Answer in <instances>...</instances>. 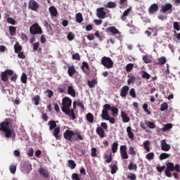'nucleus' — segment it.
<instances>
[{
  "mask_svg": "<svg viewBox=\"0 0 180 180\" xmlns=\"http://www.w3.org/2000/svg\"><path fill=\"white\" fill-rule=\"evenodd\" d=\"M72 105V100L70 97H65L62 100V107L61 110L69 116L70 119L72 120H75L77 117L75 116V112H74V109H71Z\"/></svg>",
  "mask_w": 180,
  "mask_h": 180,
  "instance_id": "obj_1",
  "label": "nucleus"
},
{
  "mask_svg": "<svg viewBox=\"0 0 180 180\" xmlns=\"http://www.w3.org/2000/svg\"><path fill=\"white\" fill-rule=\"evenodd\" d=\"M63 137L65 140H68V141H70L71 143L84 140V137L81 135V133L74 131L71 129H66L63 133Z\"/></svg>",
  "mask_w": 180,
  "mask_h": 180,
  "instance_id": "obj_2",
  "label": "nucleus"
},
{
  "mask_svg": "<svg viewBox=\"0 0 180 180\" xmlns=\"http://www.w3.org/2000/svg\"><path fill=\"white\" fill-rule=\"evenodd\" d=\"M0 131L5 133V137L7 139L12 136V120L11 118H7L0 123Z\"/></svg>",
  "mask_w": 180,
  "mask_h": 180,
  "instance_id": "obj_3",
  "label": "nucleus"
},
{
  "mask_svg": "<svg viewBox=\"0 0 180 180\" xmlns=\"http://www.w3.org/2000/svg\"><path fill=\"white\" fill-rule=\"evenodd\" d=\"M175 171L176 172H180V166L179 165H174V163L172 162H168L167 164V167L165 171V174L166 176L168 178H171L172 176V174L171 172H174Z\"/></svg>",
  "mask_w": 180,
  "mask_h": 180,
  "instance_id": "obj_4",
  "label": "nucleus"
},
{
  "mask_svg": "<svg viewBox=\"0 0 180 180\" xmlns=\"http://www.w3.org/2000/svg\"><path fill=\"white\" fill-rule=\"evenodd\" d=\"M101 64L103 65V67H105V68H108L110 70V68H113V60L109 57L103 56L101 58Z\"/></svg>",
  "mask_w": 180,
  "mask_h": 180,
  "instance_id": "obj_5",
  "label": "nucleus"
},
{
  "mask_svg": "<svg viewBox=\"0 0 180 180\" xmlns=\"http://www.w3.org/2000/svg\"><path fill=\"white\" fill-rule=\"evenodd\" d=\"M30 32L31 34H41L43 33V30L39 24L34 23L30 27Z\"/></svg>",
  "mask_w": 180,
  "mask_h": 180,
  "instance_id": "obj_6",
  "label": "nucleus"
},
{
  "mask_svg": "<svg viewBox=\"0 0 180 180\" xmlns=\"http://www.w3.org/2000/svg\"><path fill=\"white\" fill-rule=\"evenodd\" d=\"M108 110H110V105L109 104H105L103 105V109L102 110V114H101V117L104 120H109V117L110 115H109V112Z\"/></svg>",
  "mask_w": 180,
  "mask_h": 180,
  "instance_id": "obj_7",
  "label": "nucleus"
},
{
  "mask_svg": "<svg viewBox=\"0 0 180 180\" xmlns=\"http://www.w3.org/2000/svg\"><path fill=\"white\" fill-rule=\"evenodd\" d=\"M105 32H107V33H111L112 36H117L118 38L122 35V32L115 26L106 28Z\"/></svg>",
  "mask_w": 180,
  "mask_h": 180,
  "instance_id": "obj_8",
  "label": "nucleus"
},
{
  "mask_svg": "<svg viewBox=\"0 0 180 180\" xmlns=\"http://www.w3.org/2000/svg\"><path fill=\"white\" fill-rule=\"evenodd\" d=\"M8 75H13V70L7 69L4 72H1V81H3L4 82H8V80L9 79Z\"/></svg>",
  "mask_w": 180,
  "mask_h": 180,
  "instance_id": "obj_9",
  "label": "nucleus"
},
{
  "mask_svg": "<svg viewBox=\"0 0 180 180\" xmlns=\"http://www.w3.org/2000/svg\"><path fill=\"white\" fill-rule=\"evenodd\" d=\"M160 12L162 13H165L167 12H168V13H172V4L168 3L165 5H162Z\"/></svg>",
  "mask_w": 180,
  "mask_h": 180,
  "instance_id": "obj_10",
  "label": "nucleus"
},
{
  "mask_svg": "<svg viewBox=\"0 0 180 180\" xmlns=\"http://www.w3.org/2000/svg\"><path fill=\"white\" fill-rule=\"evenodd\" d=\"M120 153L122 160H127L129 155L127 154V147L126 146H121L120 148Z\"/></svg>",
  "mask_w": 180,
  "mask_h": 180,
  "instance_id": "obj_11",
  "label": "nucleus"
},
{
  "mask_svg": "<svg viewBox=\"0 0 180 180\" xmlns=\"http://www.w3.org/2000/svg\"><path fill=\"white\" fill-rule=\"evenodd\" d=\"M28 8L31 9V11H37V9L40 8V6L39 5V3H37L34 0H30L28 4Z\"/></svg>",
  "mask_w": 180,
  "mask_h": 180,
  "instance_id": "obj_12",
  "label": "nucleus"
},
{
  "mask_svg": "<svg viewBox=\"0 0 180 180\" xmlns=\"http://www.w3.org/2000/svg\"><path fill=\"white\" fill-rule=\"evenodd\" d=\"M38 172L39 175H41L42 178H45V179H47V178L50 177V173L49 172V170L44 167H40L38 170Z\"/></svg>",
  "mask_w": 180,
  "mask_h": 180,
  "instance_id": "obj_13",
  "label": "nucleus"
},
{
  "mask_svg": "<svg viewBox=\"0 0 180 180\" xmlns=\"http://www.w3.org/2000/svg\"><path fill=\"white\" fill-rule=\"evenodd\" d=\"M96 15L99 19H105L106 18V11H105V8L101 7L96 9Z\"/></svg>",
  "mask_w": 180,
  "mask_h": 180,
  "instance_id": "obj_14",
  "label": "nucleus"
},
{
  "mask_svg": "<svg viewBox=\"0 0 180 180\" xmlns=\"http://www.w3.org/2000/svg\"><path fill=\"white\" fill-rule=\"evenodd\" d=\"M130 88H129V86H124L122 87L121 90H120V96L122 98H126L127 96V95H129V91Z\"/></svg>",
  "mask_w": 180,
  "mask_h": 180,
  "instance_id": "obj_15",
  "label": "nucleus"
},
{
  "mask_svg": "<svg viewBox=\"0 0 180 180\" xmlns=\"http://www.w3.org/2000/svg\"><path fill=\"white\" fill-rule=\"evenodd\" d=\"M82 70L84 72V74H86V75H89V74H91V68H89V65L86 62L82 63Z\"/></svg>",
  "mask_w": 180,
  "mask_h": 180,
  "instance_id": "obj_16",
  "label": "nucleus"
},
{
  "mask_svg": "<svg viewBox=\"0 0 180 180\" xmlns=\"http://www.w3.org/2000/svg\"><path fill=\"white\" fill-rule=\"evenodd\" d=\"M67 67L68 68V74L69 77H74V75L77 73V70L75 69V66L70 65V64H68Z\"/></svg>",
  "mask_w": 180,
  "mask_h": 180,
  "instance_id": "obj_17",
  "label": "nucleus"
},
{
  "mask_svg": "<svg viewBox=\"0 0 180 180\" xmlns=\"http://www.w3.org/2000/svg\"><path fill=\"white\" fill-rule=\"evenodd\" d=\"M161 149L162 151H169L171 150V145L167 143V140L163 139L161 141Z\"/></svg>",
  "mask_w": 180,
  "mask_h": 180,
  "instance_id": "obj_18",
  "label": "nucleus"
},
{
  "mask_svg": "<svg viewBox=\"0 0 180 180\" xmlns=\"http://www.w3.org/2000/svg\"><path fill=\"white\" fill-rule=\"evenodd\" d=\"M96 132L99 136L100 139H103L104 137H106V134H105V130L103 128L101 127H98L96 129Z\"/></svg>",
  "mask_w": 180,
  "mask_h": 180,
  "instance_id": "obj_19",
  "label": "nucleus"
},
{
  "mask_svg": "<svg viewBox=\"0 0 180 180\" xmlns=\"http://www.w3.org/2000/svg\"><path fill=\"white\" fill-rule=\"evenodd\" d=\"M158 11V4H153L148 8L149 13H155Z\"/></svg>",
  "mask_w": 180,
  "mask_h": 180,
  "instance_id": "obj_20",
  "label": "nucleus"
},
{
  "mask_svg": "<svg viewBox=\"0 0 180 180\" xmlns=\"http://www.w3.org/2000/svg\"><path fill=\"white\" fill-rule=\"evenodd\" d=\"M121 117L124 123H129L130 122V117L127 116V114L124 111L121 112Z\"/></svg>",
  "mask_w": 180,
  "mask_h": 180,
  "instance_id": "obj_21",
  "label": "nucleus"
},
{
  "mask_svg": "<svg viewBox=\"0 0 180 180\" xmlns=\"http://www.w3.org/2000/svg\"><path fill=\"white\" fill-rule=\"evenodd\" d=\"M130 11H131V8H128L123 13V15H121V20L124 21L127 19V16H129V13H130Z\"/></svg>",
  "mask_w": 180,
  "mask_h": 180,
  "instance_id": "obj_22",
  "label": "nucleus"
},
{
  "mask_svg": "<svg viewBox=\"0 0 180 180\" xmlns=\"http://www.w3.org/2000/svg\"><path fill=\"white\" fill-rule=\"evenodd\" d=\"M127 133L128 137H129V139H130V140H134V133H133V131H131V127H127Z\"/></svg>",
  "mask_w": 180,
  "mask_h": 180,
  "instance_id": "obj_23",
  "label": "nucleus"
},
{
  "mask_svg": "<svg viewBox=\"0 0 180 180\" xmlns=\"http://www.w3.org/2000/svg\"><path fill=\"white\" fill-rule=\"evenodd\" d=\"M141 74V78H143V79H150V78H151V75L148 74V72H147L146 70H142Z\"/></svg>",
  "mask_w": 180,
  "mask_h": 180,
  "instance_id": "obj_24",
  "label": "nucleus"
},
{
  "mask_svg": "<svg viewBox=\"0 0 180 180\" xmlns=\"http://www.w3.org/2000/svg\"><path fill=\"white\" fill-rule=\"evenodd\" d=\"M68 94L69 95H70L71 96H72L73 98H75V96L77 95L75 93V89H74V88L71 86H68Z\"/></svg>",
  "mask_w": 180,
  "mask_h": 180,
  "instance_id": "obj_25",
  "label": "nucleus"
},
{
  "mask_svg": "<svg viewBox=\"0 0 180 180\" xmlns=\"http://www.w3.org/2000/svg\"><path fill=\"white\" fill-rule=\"evenodd\" d=\"M49 12L51 15V16H57V15H58V13L57 12V8H56V7H54L53 6H51L49 8Z\"/></svg>",
  "mask_w": 180,
  "mask_h": 180,
  "instance_id": "obj_26",
  "label": "nucleus"
},
{
  "mask_svg": "<svg viewBox=\"0 0 180 180\" xmlns=\"http://www.w3.org/2000/svg\"><path fill=\"white\" fill-rule=\"evenodd\" d=\"M98 84V81L96 79H93L91 80H88L87 84L89 86V88H95V86Z\"/></svg>",
  "mask_w": 180,
  "mask_h": 180,
  "instance_id": "obj_27",
  "label": "nucleus"
},
{
  "mask_svg": "<svg viewBox=\"0 0 180 180\" xmlns=\"http://www.w3.org/2000/svg\"><path fill=\"white\" fill-rule=\"evenodd\" d=\"M75 18L76 22H77V23H82V22H84V17H82V13H77Z\"/></svg>",
  "mask_w": 180,
  "mask_h": 180,
  "instance_id": "obj_28",
  "label": "nucleus"
},
{
  "mask_svg": "<svg viewBox=\"0 0 180 180\" xmlns=\"http://www.w3.org/2000/svg\"><path fill=\"white\" fill-rule=\"evenodd\" d=\"M110 110H111L112 116H114V117H116L119 115V109L115 106H110Z\"/></svg>",
  "mask_w": 180,
  "mask_h": 180,
  "instance_id": "obj_29",
  "label": "nucleus"
},
{
  "mask_svg": "<svg viewBox=\"0 0 180 180\" xmlns=\"http://www.w3.org/2000/svg\"><path fill=\"white\" fill-rule=\"evenodd\" d=\"M14 51L15 53H18L20 51H22V46L20 45V44H19L18 41H17L15 43V44H14Z\"/></svg>",
  "mask_w": 180,
  "mask_h": 180,
  "instance_id": "obj_30",
  "label": "nucleus"
},
{
  "mask_svg": "<svg viewBox=\"0 0 180 180\" xmlns=\"http://www.w3.org/2000/svg\"><path fill=\"white\" fill-rule=\"evenodd\" d=\"M172 129V124H167L163 125V127L160 129V130H162V131H168L169 130H171Z\"/></svg>",
  "mask_w": 180,
  "mask_h": 180,
  "instance_id": "obj_31",
  "label": "nucleus"
},
{
  "mask_svg": "<svg viewBox=\"0 0 180 180\" xmlns=\"http://www.w3.org/2000/svg\"><path fill=\"white\" fill-rule=\"evenodd\" d=\"M86 119L87 121H89V123H94V114L88 112L86 115Z\"/></svg>",
  "mask_w": 180,
  "mask_h": 180,
  "instance_id": "obj_32",
  "label": "nucleus"
},
{
  "mask_svg": "<svg viewBox=\"0 0 180 180\" xmlns=\"http://www.w3.org/2000/svg\"><path fill=\"white\" fill-rule=\"evenodd\" d=\"M117 148H119V143H117V142H114L111 148L113 154H116V153H117Z\"/></svg>",
  "mask_w": 180,
  "mask_h": 180,
  "instance_id": "obj_33",
  "label": "nucleus"
},
{
  "mask_svg": "<svg viewBox=\"0 0 180 180\" xmlns=\"http://www.w3.org/2000/svg\"><path fill=\"white\" fill-rule=\"evenodd\" d=\"M145 124L148 127L149 129H155V123L150 121H145Z\"/></svg>",
  "mask_w": 180,
  "mask_h": 180,
  "instance_id": "obj_34",
  "label": "nucleus"
},
{
  "mask_svg": "<svg viewBox=\"0 0 180 180\" xmlns=\"http://www.w3.org/2000/svg\"><path fill=\"white\" fill-rule=\"evenodd\" d=\"M128 169H129V171H137V164L130 162L128 166Z\"/></svg>",
  "mask_w": 180,
  "mask_h": 180,
  "instance_id": "obj_35",
  "label": "nucleus"
},
{
  "mask_svg": "<svg viewBox=\"0 0 180 180\" xmlns=\"http://www.w3.org/2000/svg\"><path fill=\"white\" fill-rule=\"evenodd\" d=\"M159 65H164L167 63V58L165 56H162L158 59Z\"/></svg>",
  "mask_w": 180,
  "mask_h": 180,
  "instance_id": "obj_36",
  "label": "nucleus"
},
{
  "mask_svg": "<svg viewBox=\"0 0 180 180\" xmlns=\"http://www.w3.org/2000/svg\"><path fill=\"white\" fill-rule=\"evenodd\" d=\"M68 167L70 169H75V168L77 167V164L74 160H68Z\"/></svg>",
  "mask_w": 180,
  "mask_h": 180,
  "instance_id": "obj_37",
  "label": "nucleus"
},
{
  "mask_svg": "<svg viewBox=\"0 0 180 180\" xmlns=\"http://www.w3.org/2000/svg\"><path fill=\"white\" fill-rule=\"evenodd\" d=\"M110 168L111 169V174L113 175L115 174H116V172H117V166L115 164L113 165H110Z\"/></svg>",
  "mask_w": 180,
  "mask_h": 180,
  "instance_id": "obj_38",
  "label": "nucleus"
},
{
  "mask_svg": "<svg viewBox=\"0 0 180 180\" xmlns=\"http://www.w3.org/2000/svg\"><path fill=\"white\" fill-rule=\"evenodd\" d=\"M49 130H54L56 127H57V124L56 123V121L51 120L49 122Z\"/></svg>",
  "mask_w": 180,
  "mask_h": 180,
  "instance_id": "obj_39",
  "label": "nucleus"
},
{
  "mask_svg": "<svg viewBox=\"0 0 180 180\" xmlns=\"http://www.w3.org/2000/svg\"><path fill=\"white\" fill-rule=\"evenodd\" d=\"M129 79L127 80L128 85H131V84H134L136 82V77L129 75Z\"/></svg>",
  "mask_w": 180,
  "mask_h": 180,
  "instance_id": "obj_40",
  "label": "nucleus"
},
{
  "mask_svg": "<svg viewBox=\"0 0 180 180\" xmlns=\"http://www.w3.org/2000/svg\"><path fill=\"white\" fill-rule=\"evenodd\" d=\"M11 36H16V28L13 26L8 27Z\"/></svg>",
  "mask_w": 180,
  "mask_h": 180,
  "instance_id": "obj_41",
  "label": "nucleus"
},
{
  "mask_svg": "<svg viewBox=\"0 0 180 180\" xmlns=\"http://www.w3.org/2000/svg\"><path fill=\"white\" fill-rule=\"evenodd\" d=\"M127 0H120V5H121L120 6V9H122V8H127Z\"/></svg>",
  "mask_w": 180,
  "mask_h": 180,
  "instance_id": "obj_42",
  "label": "nucleus"
},
{
  "mask_svg": "<svg viewBox=\"0 0 180 180\" xmlns=\"http://www.w3.org/2000/svg\"><path fill=\"white\" fill-rule=\"evenodd\" d=\"M58 134H60V127H58L53 129V136L56 139H58L60 137Z\"/></svg>",
  "mask_w": 180,
  "mask_h": 180,
  "instance_id": "obj_43",
  "label": "nucleus"
},
{
  "mask_svg": "<svg viewBox=\"0 0 180 180\" xmlns=\"http://www.w3.org/2000/svg\"><path fill=\"white\" fill-rule=\"evenodd\" d=\"M20 79H21V82H22V84H27V75H26V73L23 72L22 74Z\"/></svg>",
  "mask_w": 180,
  "mask_h": 180,
  "instance_id": "obj_44",
  "label": "nucleus"
},
{
  "mask_svg": "<svg viewBox=\"0 0 180 180\" xmlns=\"http://www.w3.org/2000/svg\"><path fill=\"white\" fill-rule=\"evenodd\" d=\"M32 100L34 102L35 106H39V104L40 103V96L37 95L34 96Z\"/></svg>",
  "mask_w": 180,
  "mask_h": 180,
  "instance_id": "obj_45",
  "label": "nucleus"
},
{
  "mask_svg": "<svg viewBox=\"0 0 180 180\" xmlns=\"http://www.w3.org/2000/svg\"><path fill=\"white\" fill-rule=\"evenodd\" d=\"M169 157H171L170 154L168 153H161L160 155V160H167V158H169Z\"/></svg>",
  "mask_w": 180,
  "mask_h": 180,
  "instance_id": "obj_46",
  "label": "nucleus"
},
{
  "mask_svg": "<svg viewBox=\"0 0 180 180\" xmlns=\"http://www.w3.org/2000/svg\"><path fill=\"white\" fill-rule=\"evenodd\" d=\"M144 148L148 153H150V141H146L143 143Z\"/></svg>",
  "mask_w": 180,
  "mask_h": 180,
  "instance_id": "obj_47",
  "label": "nucleus"
},
{
  "mask_svg": "<svg viewBox=\"0 0 180 180\" xmlns=\"http://www.w3.org/2000/svg\"><path fill=\"white\" fill-rule=\"evenodd\" d=\"M128 153L129 155H136V150H134V147L133 146H129Z\"/></svg>",
  "mask_w": 180,
  "mask_h": 180,
  "instance_id": "obj_48",
  "label": "nucleus"
},
{
  "mask_svg": "<svg viewBox=\"0 0 180 180\" xmlns=\"http://www.w3.org/2000/svg\"><path fill=\"white\" fill-rule=\"evenodd\" d=\"M44 94H48V98H49V99H51V98H53V95H54V91L47 89L44 91Z\"/></svg>",
  "mask_w": 180,
  "mask_h": 180,
  "instance_id": "obj_49",
  "label": "nucleus"
},
{
  "mask_svg": "<svg viewBox=\"0 0 180 180\" xmlns=\"http://www.w3.org/2000/svg\"><path fill=\"white\" fill-rule=\"evenodd\" d=\"M11 174H15L16 173V165H11L9 167Z\"/></svg>",
  "mask_w": 180,
  "mask_h": 180,
  "instance_id": "obj_50",
  "label": "nucleus"
},
{
  "mask_svg": "<svg viewBox=\"0 0 180 180\" xmlns=\"http://www.w3.org/2000/svg\"><path fill=\"white\" fill-rule=\"evenodd\" d=\"M134 67V65L133 63L127 64L126 66L127 72H130V71H131V70H133Z\"/></svg>",
  "mask_w": 180,
  "mask_h": 180,
  "instance_id": "obj_51",
  "label": "nucleus"
},
{
  "mask_svg": "<svg viewBox=\"0 0 180 180\" xmlns=\"http://www.w3.org/2000/svg\"><path fill=\"white\" fill-rule=\"evenodd\" d=\"M104 158H105V162H107V164H110V162H112V153L109 156L105 155L104 156Z\"/></svg>",
  "mask_w": 180,
  "mask_h": 180,
  "instance_id": "obj_52",
  "label": "nucleus"
},
{
  "mask_svg": "<svg viewBox=\"0 0 180 180\" xmlns=\"http://www.w3.org/2000/svg\"><path fill=\"white\" fill-rule=\"evenodd\" d=\"M154 157H155V155H154V153L153 152H150L146 155V159H148V161H151V160H154Z\"/></svg>",
  "mask_w": 180,
  "mask_h": 180,
  "instance_id": "obj_53",
  "label": "nucleus"
},
{
  "mask_svg": "<svg viewBox=\"0 0 180 180\" xmlns=\"http://www.w3.org/2000/svg\"><path fill=\"white\" fill-rule=\"evenodd\" d=\"M167 109H168V103H163L161 106H160V110L161 112H164L165 110H167Z\"/></svg>",
  "mask_w": 180,
  "mask_h": 180,
  "instance_id": "obj_54",
  "label": "nucleus"
},
{
  "mask_svg": "<svg viewBox=\"0 0 180 180\" xmlns=\"http://www.w3.org/2000/svg\"><path fill=\"white\" fill-rule=\"evenodd\" d=\"M74 39H75V34L72 32H69L68 34V40H69V41H72Z\"/></svg>",
  "mask_w": 180,
  "mask_h": 180,
  "instance_id": "obj_55",
  "label": "nucleus"
},
{
  "mask_svg": "<svg viewBox=\"0 0 180 180\" xmlns=\"http://www.w3.org/2000/svg\"><path fill=\"white\" fill-rule=\"evenodd\" d=\"M143 110H145L146 112V113L148 115H151V111H150V110H148V105L147 103H144L143 105Z\"/></svg>",
  "mask_w": 180,
  "mask_h": 180,
  "instance_id": "obj_56",
  "label": "nucleus"
},
{
  "mask_svg": "<svg viewBox=\"0 0 180 180\" xmlns=\"http://www.w3.org/2000/svg\"><path fill=\"white\" fill-rule=\"evenodd\" d=\"M72 60H77V61L81 60V56H79V53H77L72 55Z\"/></svg>",
  "mask_w": 180,
  "mask_h": 180,
  "instance_id": "obj_57",
  "label": "nucleus"
},
{
  "mask_svg": "<svg viewBox=\"0 0 180 180\" xmlns=\"http://www.w3.org/2000/svg\"><path fill=\"white\" fill-rule=\"evenodd\" d=\"M18 58H21V60H25L26 58V56H25V53L23 51H20L17 53Z\"/></svg>",
  "mask_w": 180,
  "mask_h": 180,
  "instance_id": "obj_58",
  "label": "nucleus"
},
{
  "mask_svg": "<svg viewBox=\"0 0 180 180\" xmlns=\"http://www.w3.org/2000/svg\"><path fill=\"white\" fill-rule=\"evenodd\" d=\"M173 27L175 30H177V32H179L180 30V25L178 22H174L173 24Z\"/></svg>",
  "mask_w": 180,
  "mask_h": 180,
  "instance_id": "obj_59",
  "label": "nucleus"
},
{
  "mask_svg": "<svg viewBox=\"0 0 180 180\" xmlns=\"http://www.w3.org/2000/svg\"><path fill=\"white\" fill-rule=\"evenodd\" d=\"M72 180H81V177H79V175L77 173H73L72 174Z\"/></svg>",
  "mask_w": 180,
  "mask_h": 180,
  "instance_id": "obj_60",
  "label": "nucleus"
},
{
  "mask_svg": "<svg viewBox=\"0 0 180 180\" xmlns=\"http://www.w3.org/2000/svg\"><path fill=\"white\" fill-rule=\"evenodd\" d=\"M107 7L112 8H116V2L110 1L107 4Z\"/></svg>",
  "mask_w": 180,
  "mask_h": 180,
  "instance_id": "obj_61",
  "label": "nucleus"
},
{
  "mask_svg": "<svg viewBox=\"0 0 180 180\" xmlns=\"http://www.w3.org/2000/svg\"><path fill=\"white\" fill-rule=\"evenodd\" d=\"M20 39L22 40V41H27V40H29L27 35H26L25 33L21 34Z\"/></svg>",
  "mask_w": 180,
  "mask_h": 180,
  "instance_id": "obj_62",
  "label": "nucleus"
},
{
  "mask_svg": "<svg viewBox=\"0 0 180 180\" xmlns=\"http://www.w3.org/2000/svg\"><path fill=\"white\" fill-rule=\"evenodd\" d=\"M7 22L10 24V25H15L16 24V21L15 20V19L12 18H7Z\"/></svg>",
  "mask_w": 180,
  "mask_h": 180,
  "instance_id": "obj_63",
  "label": "nucleus"
},
{
  "mask_svg": "<svg viewBox=\"0 0 180 180\" xmlns=\"http://www.w3.org/2000/svg\"><path fill=\"white\" fill-rule=\"evenodd\" d=\"M137 176H136V174H131L130 175L127 176V179L130 180H136Z\"/></svg>",
  "mask_w": 180,
  "mask_h": 180,
  "instance_id": "obj_64",
  "label": "nucleus"
}]
</instances>
